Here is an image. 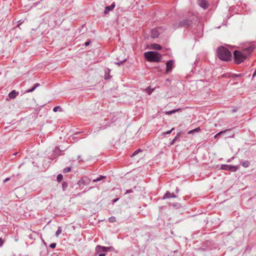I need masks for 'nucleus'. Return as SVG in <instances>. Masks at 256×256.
<instances>
[{"label": "nucleus", "instance_id": "7", "mask_svg": "<svg viewBox=\"0 0 256 256\" xmlns=\"http://www.w3.org/2000/svg\"><path fill=\"white\" fill-rule=\"evenodd\" d=\"M174 64V61L172 60H170L168 61L166 64V71L167 72H170L173 67Z\"/></svg>", "mask_w": 256, "mask_h": 256}, {"label": "nucleus", "instance_id": "18", "mask_svg": "<svg viewBox=\"0 0 256 256\" xmlns=\"http://www.w3.org/2000/svg\"><path fill=\"white\" fill-rule=\"evenodd\" d=\"M240 164L244 168H248L249 166L250 162L248 160H245L241 162Z\"/></svg>", "mask_w": 256, "mask_h": 256}, {"label": "nucleus", "instance_id": "32", "mask_svg": "<svg viewBox=\"0 0 256 256\" xmlns=\"http://www.w3.org/2000/svg\"><path fill=\"white\" fill-rule=\"evenodd\" d=\"M84 178H85V180L86 182V185L89 184L90 182V179L89 178H88L87 177H84Z\"/></svg>", "mask_w": 256, "mask_h": 256}, {"label": "nucleus", "instance_id": "22", "mask_svg": "<svg viewBox=\"0 0 256 256\" xmlns=\"http://www.w3.org/2000/svg\"><path fill=\"white\" fill-rule=\"evenodd\" d=\"M62 110L60 106H56L53 108V111L54 112H61Z\"/></svg>", "mask_w": 256, "mask_h": 256}, {"label": "nucleus", "instance_id": "46", "mask_svg": "<svg viewBox=\"0 0 256 256\" xmlns=\"http://www.w3.org/2000/svg\"><path fill=\"white\" fill-rule=\"evenodd\" d=\"M256 76V70H255V71H254V74L252 75V78H254Z\"/></svg>", "mask_w": 256, "mask_h": 256}, {"label": "nucleus", "instance_id": "39", "mask_svg": "<svg viewBox=\"0 0 256 256\" xmlns=\"http://www.w3.org/2000/svg\"><path fill=\"white\" fill-rule=\"evenodd\" d=\"M4 242L1 238H0V246H2Z\"/></svg>", "mask_w": 256, "mask_h": 256}, {"label": "nucleus", "instance_id": "37", "mask_svg": "<svg viewBox=\"0 0 256 256\" xmlns=\"http://www.w3.org/2000/svg\"><path fill=\"white\" fill-rule=\"evenodd\" d=\"M194 132H194V130L193 129L192 130H190L188 131V134H194Z\"/></svg>", "mask_w": 256, "mask_h": 256}, {"label": "nucleus", "instance_id": "26", "mask_svg": "<svg viewBox=\"0 0 256 256\" xmlns=\"http://www.w3.org/2000/svg\"><path fill=\"white\" fill-rule=\"evenodd\" d=\"M104 252H108L111 249H112L113 248L112 247H106V246H102V248Z\"/></svg>", "mask_w": 256, "mask_h": 256}, {"label": "nucleus", "instance_id": "5", "mask_svg": "<svg viewBox=\"0 0 256 256\" xmlns=\"http://www.w3.org/2000/svg\"><path fill=\"white\" fill-rule=\"evenodd\" d=\"M198 2L199 6L204 10L206 9L209 6L208 0H198Z\"/></svg>", "mask_w": 256, "mask_h": 256}, {"label": "nucleus", "instance_id": "15", "mask_svg": "<svg viewBox=\"0 0 256 256\" xmlns=\"http://www.w3.org/2000/svg\"><path fill=\"white\" fill-rule=\"evenodd\" d=\"M77 184L80 186L86 185V182L85 180V178H83L81 180H78V182H77Z\"/></svg>", "mask_w": 256, "mask_h": 256}, {"label": "nucleus", "instance_id": "44", "mask_svg": "<svg viewBox=\"0 0 256 256\" xmlns=\"http://www.w3.org/2000/svg\"><path fill=\"white\" fill-rule=\"evenodd\" d=\"M153 91V90H148V94H150Z\"/></svg>", "mask_w": 256, "mask_h": 256}, {"label": "nucleus", "instance_id": "9", "mask_svg": "<svg viewBox=\"0 0 256 256\" xmlns=\"http://www.w3.org/2000/svg\"><path fill=\"white\" fill-rule=\"evenodd\" d=\"M19 92H16V90H12L8 94V97L10 99H14L18 94Z\"/></svg>", "mask_w": 256, "mask_h": 256}, {"label": "nucleus", "instance_id": "16", "mask_svg": "<svg viewBox=\"0 0 256 256\" xmlns=\"http://www.w3.org/2000/svg\"><path fill=\"white\" fill-rule=\"evenodd\" d=\"M137 188H138L137 186H134L133 188H132L131 189H130V190H126V192L124 193V194H129V193H132V192H134L136 190H137Z\"/></svg>", "mask_w": 256, "mask_h": 256}, {"label": "nucleus", "instance_id": "40", "mask_svg": "<svg viewBox=\"0 0 256 256\" xmlns=\"http://www.w3.org/2000/svg\"><path fill=\"white\" fill-rule=\"evenodd\" d=\"M118 200H119L118 198L113 200H112L113 204H114L115 202H116Z\"/></svg>", "mask_w": 256, "mask_h": 256}, {"label": "nucleus", "instance_id": "6", "mask_svg": "<svg viewBox=\"0 0 256 256\" xmlns=\"http://www.w3.org/2000/svg\"><path fill=\"white\" fill-rule=\"evenodd\" d=\"M195 18L194 16H192V18H190V20H184L180 22V26H189L192 24V22L193 20H194Z\"/></svg>", "mask_w": 256, "mask_h": 256}, {"label": "nucleus", "instance_id": "47", "mask_svg": "<svg viewBox=\"0 0 256 256\" xmlns=\"http://www.w3.org/2000/svg\"><path fill=\"white\" fill-rule=\"evenodd\" d=\"M179 190H180L178 188H176V192L177 193L178 192Z\"/></svg>", "mask_w": 256, "mask_h": 256}, {"label": "nucleus", "instance_id": "12", "mask_svg": "<svg viewBox=\"0 0 256 256\" xmlns=\"http://www.w3.org/2000/svg\"><path fill=\"white\" fill-rule=\"evenodd\" d=\"M182 133V131H180L179 132H178L176 135V136L174 138V139L171 141V142H170V145H173L174 142L178 140V138H179L180 137L181 134Z\"/></svg>", "mask_w": 256, "mask_h": 256}, {"label": "nucleus", "instance_id": "36", "mask_svg": "<svg viewBox=\"0 0 256 256\" xmlns=\"http://www.w3.org/2000/svg\"><path fill=\"white\" fill-rule=\"evenodd\" d=\"M194 132H194V130L193 129L192 130H190L188 131V134H194Z\"/></svg>", "mask_w": 256, "mask_h": 256}, {"label": "nucleus", "instance_id": "10", "mask_svg": "<svg viewBox=\"0 0 256 256\" xmlns=\"http://www.w3.org/2000/svg\"><path fill=\"white\" fill-rule=\"evenodd\" d=\"M62 150H60L58 147H56L54 150L53 154L54 156H58L60 155L63 154L62 153Z\"/></svg>", "mask_w": 256, "mask_h": 256}, {"label": "nucleus", "instance_id": "41", "mask_svg": "<svg viewBox=\"0 0 256 256\" xmlns=\"http://www.w3.org/2000/svg\"><path fill=\"white\" fill-rule=\"evenodd\" d=\"M90 44V41L89 40V41L86 42L84 43V45H85L86 46H88V45Z\"/></svg>", "mask_w": 256, "mask_h": 256}, {"label": "nucleus", "instance_id": "2", "mask_svg": "<svg viewBox=\"0 0 256 256\" xmlns=\"http://www.w3.org/2000/svg\"><path fill=\"white\" fill-rule=\"evenodd\" d=\"M218 58L224 61H229L232 60V54L226 48L222 46L218 48L216 50Z\"/></svg>", "mask_w": 256, "mask_h": 256}, {"label": "nucleus", "instance_id": "19", "mask_svg": "<svg viewBox=\"0 0 256 256\" xmlns=\"http://www.w3.org/2000/svg\"><path fill=\"white\" fill-rule=\"evenodd\" d=\"M39 86H40L39 84L38 83V84H36L35 86L32 88H30V90H26V93H29V92H33L37 87H38Z\"/></svg>", "mask_w": 256, "mask_h": 256}, {"label": "nucleus", "instance_id": "28", "mask_svg": "<svg viewBox=\"0 0 256 256\" xmlns=\"http://www.w3.org/2000/svg\"><path fill=\"white\" fill-rule=\"evenodd\" d=\"M70 170H71V168L70 167L65 168L63 170V172L64 173L68 172H70Z\"/></svg>", "mask_w": 256, "mask_h": 256}, {"label": "nucleus", "instance_id": "13", "mask_svg": "<svg viewBox=\"0 0 256 256\" xmlns=\"http://www.w3.org/2000/svg\"><path fill=\"white\" fill-rule=\"evenodd\" d=\"M115 4H112L110 6H106L104 10V14H107L108 13L110 10H113V8H114Z\"/></svg>", "mask_w": 256, "mask_h": 256}, {"label": "nucleus", "instance_id": "27", "mask_svg": "<svg viewBox=\"0 0 256 256\" xmlns=\"http://www.w3.org/2000/svg\"><path fill=\"white\" fill-rule=\"evenodd\" d=\"M116 221V218L114 216H111L108 218V222H114Z\"/></svg>", "mask_w": 256, "mask_h": 256}, {"label": "nucleus", "instance_id": "24", "mask_svg": "<svg viewBox=\"0 0 256 256\" xmlns=\"http://www.w3.org/2000/svg\"><path fill=\"white\" fill-rule=\"evenodd\" d=\"M63 178V176L62 174H58L57 176L56 180L58 182H60Z\"/></svg>", "mask_w": 256, "mask_h": 256}, {"label": "nucleus", "instance_id": "23", "mask_svg": "<svg viewBox=\"0 0 256 256\" xmlns=\"http://www.w3.org/2000/svg\"><path fill=\"white\" fill-rule=\"evenodd\" d=\"M62 232V230L60 227H58L56 232V236H58Z\"/></svg>", "mask_w": 256, "mask_h": 256}, {"label": "nucleus", "instance_id": "11", "mask_svg": "<svg viewBox=\"0 0 256 256\" xmlns=\"http://www.w3.org/2000/svg\"><path fill=\"white\" fill-rule=\"evenodd\" d=\"M159 36V32L156 28L152 29L151 32L152 38H157Z\"/></svg>", "mask_w": 256, "mask_h": 256}, {"label": "nucleus", "instance_id": "17", "mask_svg": "<svg viewBox=\"0 0 256 256\" xmlns=\"http://www.w3.org/2000/svg\"><path fill=\"white\" fill-rule=\"evenodd\" d=\"M152 48L154 50H160L162 49V46L157 44H152Z\"/></svg>", "mask_w": 256, "mask_h": 256}, {"label": "nucleus", "instance_id": "45", "mask_svg": "<svg viewBox=\"0 0 256 256\" xmlns=\"http://www.w3.org/2000/svg\"><path fill=\"white\" fill-rule=\"evenodd\" d=\"M98 256H106V254L104 253H101L98 254Z\"/></svg>", "mask_w": 256, "mask_h": 256}, {"label": "nucleus", "instance_id": "8", "mask_svg": "<svg viewBox=\"0 0 256 256\" xmlns=\"http://www.w3.org/2000/svg\"><path fill=\"white\" fill-rule=\"evenodd\" d=\"M176 197V196L174 193H170V192L167 191L164 195L162 199L165 200L168 198H174Z\"/></svg>", "mask_w": 256, "mask_h": 256}, {"label": "nucleus", "instance_id": "31", "mask_svg": "<svg viewBox=\"0 0 256 256\" xmlns=\"http://www.w3.org/2000/svg\"><path fill=\"white\" fill-rule=\"evenodd\" d=\"M140 151H141V150L140 149L136 150V151H134V153L132 154V156H136V154H137L139 152H140Z\"/></svg>", "mask_w": 256, "mask_h": 256}, {"label": "nucleus", "instance_id": "42", "mask_svg": "<svg viewBox=\"0 0 256 256\" xmlns=\"http://www.w3.org/2000/svg\"><path fill=\"white\" fill-rule=\"evenodd\" d=\"M234 158V157H232V158H229V159L227 160V162H230L232 161V160H233Z\"/></svg>", "mask_w": 256, "mask_h": 256}, {"label": "nucleus", "instance_id": "50", "mask_svg": "<svg viewBox=\"0 0 256 256\" xmlns=\"http://www.w3.org/2000/svg\"><path fill=\"white\" fill-rule=\"evenodd\" d=\"M78 134H79V132H78ZM76 134H77V133L76 132L74 134V135H76Z\"/></svg>", "mask_w": 256, "mask_h": 256}, {"label": "nucleus", "instance_id": "20", "mask_svg": "<svg viewBox=\"0 0 256 256\" xmlns=\"http://www.w3.org/2000/svg\"><path fill=\"white\" fill-rule=\"evenodd\" d=\"M105 178H106L105 176H100L98 178H96V179H94L92 182H100V181L102 180L103 179H104Z\"/></svg>", "mask_w": 256, "mask_h": 256}, {"label": "nucleus", "instance_id": "4", "mask_svg": "<svg viewBox=\"0 0 256 256\" xmlns=\"http://www.w3.org/2000/svg\"><path fill=\"white\" fill-rule=\"evenodd\" d=\"M239 168V166H232L228 164H222L220 166L221 170L230 171L232 172H236L238 170Z\"/></svg>", "mask_w": 256, "mask_h": 256}, {"label": "nucleus", "instance_id": "25", "mask_svg": "<svg viewBox=\"0 0 256 256\" xmlns=\"http://www.w3.org/2000/svg\"><path fill=\"white\" fill-rule=\"evenodd\" d=\"M67 187H68L67 183L65 182H64L62 183V188L63 190H65L67 188Z\"/></svg>", "mask_w": 256, "mask_h": 256}, {"label": "nucleus", "instance_id": "33", "mask_svg": "<svg viewBox=\"0 0 256 256\" xmlns=\"http://www.w3.org/2000/svg\"><path fill=\"white\" fill-rule=\"evenodd\" d=\"M56 243H52L50 245V247L52 248H56Z\"/></svg>", "mask_w": 256, "mask_h": 256}, {"label": "nucleus", "instance_id": "49", "mask_svg": "<svg viewBox=\"0 0 256 256\" xmlns=\"http://www.w3.org/2000/svg\"><path fill=\"white\" fill-rule=\"evenodd\" d=\"M80 157H81V156H80V155H79V156H78V159L80 158Z\"/></svg>", "mask_w": 256, "mask_h": 256}, {"label": "nucleus", "instance_id": "48", "mask_svg": "<svg viewBox=\"0 0 256 256\" xmlns=\"http://www.w3.org/2000/svg\"><path fill=\"white\" fill-rule=\"evenodd\" d=\"M236 109H232V112H236Z\"/></svg>", "mask_w": 256, "mask_h": 256}, {"label": "nucleus", "instance_id": "3", "mask_svg": "<svg viewBox=\"0 0 256 256\" xmlns=\"http://www.w3.org/2000/svg\"><path fill=\"white\" fill-rule=\"evenodd\" d=\"M145 58L149 62H159L162 60V56L156 52L150 51L144 53Z\"/></svg>", "mask_w": 256, "mask_h": 256}, {"label": "nucleus", "instance_id": "29", "mask_svg": "<svg viewBox=\"0 0 256 256\" xmlns=\"http://www.w3.org/2000/svg\"><path fill=\"white\" fill-rule=\"evenodd\" d=\"M242 76V74H232V77L235 78V77H241Z\"/></svg>", "mask_w": 256, "mask_h": 256}, {"label": "nucleus", "instance_id": "30", "mask_svg": "<svg viewBox=\"0 0 256 256\" xmlns=\"http://www.w3.org/2000/svg\"><path fill=\"white\" fill-rule=\"evenodd\" d=\"M174 130V128H172L170 130H168V132H166L164 133V134H165V135H166V134H170L172 132V130Z\"/></svg>", "mask_w": 256, "mask_h": 256}, {"label": "nucleus", "instance_id": "35", "mask_svg": "<svg viewBox=\"0 0 256 256\" xmlns=\"http://www.w3.org/2000/svg\"><path fill=\"white\" fill-rule=\"evenodd\" d=\"M194 132H198L200 130V127H198V128H196L194 129Z\"/></svg>", "mask_w": 256, "mask_h": 256}, {"label": "nucleus", "instance_id": "21", "mask_svg": "<svg viewBox=\"0 0 256 256\" xmlns=\"http://www.w3.org/2000/svg\"><path fill=\"white\" fill-rule=\"evenodd\" d=\"M228 130V129H226V130H222V131H220V132H218V134H216L214 136V138H218V136H221L223 133H224V132H226V131Z\"/></svg>", "mask_w": 256, "mask_h": 256}, {"label": "nucleus", "instance_id": "1", "mask_svg": "<svg viewBox=\"0 0 256 256\" xmlns=\"http://www.w3.org/2000/svg\"><path fill=\"white\" fill-rule=\"evenodd\" d=\"M254 47L250 45L242 50H235L234 52V60L236 64H240L244 62L246 58L249 56L254 50Z\"/></svg>", "mask_w": 256, "mask_h": 256}, {"label": "nucleus", "instance_id": "43", "mask_svg": "<svg viewBox=\"0 0 256 256\" xmlns=\"http://www.w3.org/2000/svg\"><path fill=\"white\" fill-rule=\"evenodd\" d=\"M10 180V178H6L4 180V182H6L8 181L9 180Z\"/></svg>", "mask_w": 256, "mask_h": 256}, {"label": "nucleus", "instance_id": "14", "mask_svg": "<svg viewBox=\"0 0 256 256\" xmlns=\"http://www.w3.org/2000/svg\"><path fill=\"white\" fill-rule=\"evenodd\" d=\"M102 248V246H96V252L97 254H101V253H104V250L103 248Z\"/></svg>", "mask_w": 256, "mask_h": 256}, {"label": "nucleus", "instance_id": "38", "mask_svg": "<svg viewBox=\"0 0 256 256\" xmlns=\"http://www.w3.org/2000/svg\"><path fill=\"white\" fill-rule=\"evenodd\" d=\"M179 109H177V110H170L168 111V112H178V110Z\"/></svg>", "mask_w": 256, "mask_h": 256}, {"label": "nucleus", "instance_id": "34", "mask_svg": "<svg viewBox=\"0 0 256 256\" xmlns=\"http://www.w3.org/2000/svg\"><path fill=\"white\" fill-rule=\"evenodd\" d=\"M126 60V59H124V60H122V61H120V62H116V64L120 66V65L124 63V62Z\"/></svg>", "mask_w": 256, "mask_h": 256}, {"label": "nucleus", "instance_id": "51", "mask_svg": "<svg viewBox=\"0 0 256 256\" xmlns=\"http://www.w3.org/2000/svg\"><path fill=\"white\" fill-rule=\"evenodd\" d=\"M168 114H171L172 113H170V112H168V113H167Z\"/></svg>", "mask_w": 256, "mask_h": 256}]
</instances>
